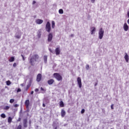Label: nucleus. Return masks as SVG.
<instances>
[{"label":"nucleus","instance_id":"1","mask_svg":"<svg viewBox=\"0 0 129 129\" xmlns=\"http://www.w3.org/2000/svg\"><path fill=\"white\" fill-rule=\"evenodd\" d=\"M39 57L37 54L33 55L29 59V63L31 66L35 65V62H36L37 60H38Z\"/></svg>","mask_w":129,"mask_h":129},{"label":"nucleus","instance_id":"2","mask_svg":"<svg viewBox=\"0 0 129 129\" xmlns=\"http://www.w3.org/2000/svg\"><path fill=\"white\" fill-rule=\"evenodd\" d=\"M53 77H54V78H55L57 81H62V80L63 79L62 78V76H61V75L57 73L53 74Z\"/></svg>","mask_w":129,"mask_h":129},{"label":"nucleus","instance_id":"3","mask_svg":"<svg viewBox=\"0 0 129 129\" xmlns=\"http://www.w3.org/2000/svg\"><path fill=\"white\" fill-rule=\"evenodd\" d=\"M104 35V30L102 28H100L99 31V38L101 40L103 38Z\"/></svg>","mask_w":129,"mask_h":129},{"label":"nucleus","instance_id":"4","mask_svg":"<svg viewBox=\"0 0 129 129\" xmlns=\"http://www.w3.org/2000/svg\"><path fill=\"white\" fill-rule=\"evenodd\" d=\"M45 29L46 31H47L48 33H50V32H51V25H50V22H47L45 26Z\"/></svg>","mask_w":129,"mask_h":129},{"label":"nucleus","instance_id":"5","mask_svg":"<svg viewBox=\"0 0 129 129\" xmlns=\"http://www.w3.org/2000/svg\"><path fill=\"white\" fill-rule=\"evenodd\" d=\"M77 82H78V84L79 85V88H81V87H82V83L81 82V77H78L77 78Z\"/></svg>","mask_w":129,"mask_h":129},{"label":"nucleus","instance_id":"6","mask_svg":"<svg viewBox=\"0 0 129 129\" xmlns=\"http://www.w3.org/2000/svg\"><path fill=\"white\" fill-rule=\"evenodd\" d=\"M53 40V34L52 33H49L48 35V42H51Z\"/></svg>","mask_w":129,"mask_h":129},{"label":"nucleus","instance_id":"7","mask_svg":"<svg viewBox=\"0 0 129 129\" xmlns=\"http://www.w3.org/2000/svg\"><path fill=\"white\" fill-rule=\"evenodd\" d=\"M42 80V75L41 74H38L37 76L36 81L37 82H40Z\"/></svg>","mask_w":129,"mask_h":129},{"label":"nucleus","instance_id":"8","mask_svg":"<svg viewBox=\"0 0 129 129\" xmlns=\"http://www.w3.org/2000/svg\"><path fill=\"white\" fill-rule=\"evenodd\" d=\"M25 105L27 109H29V106H30V100H26L25 101Z\"/></svg>","mask_w":129,"mask_h":129},{"label":"nucleus","instance_id":"9","mask_svg":"<svg viewBox=\"0 0 129 129\" xmlns=\"http://www.w3.org/2000/svg\"><path fill=\"white\" fill-rule=\"evenodd\" d=\"M55 52L56 55H60V53H61L60 47H56L55 49Z\"/></svg>","mask_w":129,"mask_h":129},{"label":"nucleus","instance_id":"10","mask_svg":"<svg viewBox=\"0 0 129 129\" xmlns=\"http://www.w3.org/2000/svg\"><path fill=\"white\" fill-rule=\"evenodd\" d=\"M123 29L124 31H125V32L128 30V26L127 25V24H126V23H125L124 24Z\"/></svg>","mask_w":129,"mask_h":129},{"label":"nucleus","instance_id":"11","mask_svg":"<svg viewBox=\"0 0 129 129\" xmlns=\"http://www.w3.org/2000/svg\"><path fill=\"white\" fill-rule=\"evenodd\" d=\"M55 82V81L53 79H50L47 81V83L49 85H52L53 83Z\"/></svg>","mask_w":129,"mask_h":129},{"label":"nucleus","instance_id":"12","mask_svg":"<svg viewBox=\"0 0 129 129\" xmlns=\"http://www.w3.org/2000/svg\"><path fill=\"white\" fill-rule=\"evenodd\" d=\"M35 22L37 25H41V24L43 23V20L37 19Z\"/></svg>","mask_w":129,"mask_h":129},{"label":"nucleus","instance_id":"13","mask_svg":"<svg viewBox=\"0 0 129 129\" xmlns=\"http://www.w3.org/2000/svg\"><path fill=\"white\" fill-rule=\"evenodd\" d=\"M61 117H64V116L66 115V112H65V110H64V109L61 110Z\"/></svg>","mask_w":129,"mask_h":129},{"label":"nucleus","instance_id":"14","mask_svg":"<svg viewBox=\"0 0 129 129\" xmlns=\"http://www.w3.org/2000/svg\"><path fill=\"white\" fill-rule=\"evenodd\" d=\"M27 122H28V120H27V119H24L23 120V124H24V127H27V126H28V125L27 124Z\"/></svg>","mask_w":129,"mask_h":129},{"label":"nucleus","instance_id":"15","mask_svg":"<svg viewBox=\"0 0 129 129\" xmlns=\"http://www.w3.org/2000/svg\"><path fill=\"white\" fill-rule=\"evenodd\" d=\"M91 29L92 30L91 31V35H93V34H94V32H95V31H96V29L94 27H92Z\"/></svg>","mask_w":129,"mask_h":129},{"label":"nucleus","instance_id":"16","mask_svg":"<svg viewBox=\"0 0 129 129\" xmlns=\"http://www.w3.org/2000/svg\"><path fill=\"white\" fill-rule=\"evenodd\" d=\"M124 59L126 62H128V55H127V53H125V55L124 56Z\"/></svg>","mask_w":129,"mask_h":129},{"label":"nucleus","instance_id":"17","mask_svg":"<svg viewBox=\"0 0 129 129\" xmlns=\"http://www.w3.org/2000/svg\"><path fill=\"white\" fill-rule=\"evenodd\" d=\"M43 60H44V63H47V60H48V56L44 55L43 56Z\"/></svg>","mask_w":129,"mask_h":129},{"label":"nucleus","instance_id":"18","mask_svg":"<svg viewBox=\"0 0 129 129\" xmlns=\"http://www.w3.org/2000/svg\"><path fill=\"white\" fill-rule=\"evenodd\" d=\"M59 106L60 107H64V102H63V101H60L59 102Z\"/></svg>","mask_w":129,"mask_h":129},{"label":"nucleus","instance_id":"19","mask_svg":"<svg viewBox=\"0 0 129 129\" xmlns=\"http://www.w3.org/2000/svg\"><path fill=\"white\" fill-rule=\"evenodd\" d=\"M9 62H14L15 61V57L12 56L9 59Z\"/></svg>","mask_w":129,"mask_h":129},{"label":"nucleus","instance_id":"20","mask_svg":"<svg viewBox=\"0 0 129 129\" xmlns=\"http://www.w3.org/2000/svg\"><path fill=\"white\" fill-rule=\"evenodd\" d=\"M41 36H42V32L41 31H38L37 33V37L40 39L41 38Z\"/></svg>","mask_w":129,"mask_h":129},{"label":"nucleus","instance_id":"21","mask_svg":"<svg viewBox=\"0 0 129 129\" xmlns=\"http://www.w3.org/2000/svg\"><path fill=\"white\" fill-rule=\"evenodd\" d=\"M12 120H13V118H12V117H9L8 119V121L9 123H11V122H12Z\"/></svg>","mask_w":129,"mask_h":129},{"label":"nucleus","instance_id":"22","mask_svg":"<svg viewBox=\"0 0 129 129\" xmlns=\"http://www.w3.org/2000/svg\"><path fill=\"white\" fill-rule=\"evenodd\" d=\"M58 13L59 14H64V11H63L62 9H59L58 11Z\"/></svg>","mask_w":129,"mask_h":129},{"label":"nucleus","instance_id":"23","mask_svg":"<svg viewBox=\"0 0 129 129\" xmlns=\"http://www.w3.org/2000/svg\"><path fill=\"white\" fill-rule=\"evenodd\" d=\"M52 28L54 29L55 28V22L54 21H52Z\"/></svg>","mask_w":129,"mask_h":129},{"label":"nucleus","instance_id":"24","mask_svg":"<svg viewBox=\"0 0 129 129\" xmlns=\"http://www.w3.org/2000/svg\"><path fill=\"white\" fill-rule=\"evenodd\" d=\"M4 109L5 110H8V109H10V106H6L4 108Z\"/></svg>","mask_w":129,"mask_h":129},{"label":"nucleus","instance_id":"25","mask_svg":"<svg viewBox=\"0 0 129 129\" xmlns=\"http://www.w3.org/2000/svg\"><path fill=\"white\" fill-rule=\"evenodd\" d=\"M1 116L2 118H6V114H5V113H2Z\"/></svg>","mask_w":129,"mask_h":129},{"label":"nucleus","instance_id":"26","mask_svg":"<svg viewBox=\"0 0 129 129\" xmlns=\"http://www.w3.org/2000/svg\"><path fill=\"white\" fill-rule=\"evenodd\" d=\"M6 83H7V85H11V81H7V82H6Z\"/></svg>","mask_w":129,"mask_h":129},{"label":"nucleus","instance_id":"27","mask_svg":"<svg viewBox=\"0 0 129 129\" xmlns=\"http://www.w3.org/2000/svg\"><path fill=\"white\" fill-rule=\"evenodd\" d=\"M15 102V99H11L10 100V103H13V102Z\"/></svg>","mask_w":129,"mask_h":129},{"label":"nucleus","instance_id":"28","mask_svg":"<svg viewBox=\"0 0 129 129\" xmlns=\"http://www.w3.org/2000/svg\"><path fill=\"white\" fill-rule=\"evenodd\" d=\"M15 38H16V39H21V35H16L15 36Z\"/></svg>","mask_w":129,"mask_h":129},{"label":"nucleus","instance_id":"29","mask_svg":"<svg viewBox=\"0 0 129 129\" xmlns=\"http://www.w3.org/2000/svg\"><path fill=\"white\" fill-rule=\"evenodd\" d=\"M84 112H85V109H82V110H81L82 114H83V113H84Z\"/></svg>","mask_w":129,"mask_h":129},{"label":"nucleus","instance_id":"30","mask_svg":"<svg viewBox=\"0 0 129 129\" xmlns=\"http://www.w3.org/2000/svg\"><path fill=\"white\" fill-rule=\"evenodd\" d=\"M17 129H22V125H19Z\"/></svg>","mask_w":129,"mask_h":129},{"label":"nucleus","instance_id":"31","mask_svg":"<svg viewBox=\"0 0 129 129\" xmlns=\"http://www.w3.org/2000/svg\"><path fill=\"white\" fill-rule=\"evenodd\" d=\"M40 90L41 91H44V92L46 91V90L43 88V87H41Z\"/></svg>","mask_w":129,"mask_h":129},{"label":"nucleus","instance_id":"32","mask_svg":"<svg viewBox=\"0 0 129 129\" xmlns=\"http://www.w3.org/2000/svg\"><path fill=\"white\" fill-rule=\"evenodd\" d=\"M86 69H87V70H88V69H89V65L87 64L86 66Z\"/></svg>","mask_w":129,"mask_h":129},{"label":"nucleus","instance_id":"33","mask_svg":"<svg viewBox=\"0 0 129 129\" xmlns=\"http://www.w3.org/2000/svg\"><path fill=\"white\" fill-rule=\"evenodd\" d=\"M21 57H22V59H23V61H25V57L24 56V55L23 54L21 55Z\"/></svg>","mask_w":129,"mask_h":129},{"label":"nucleus","instance_id":"34","mask_svg":"<svg viewBox=\"0 0 129 129\" xmlns=\"http://www.w3.org/2000/svg\"><path fill=\"white\" fill-rule=\"evenodd\" d=\"M22 91V90H21L20 88H18L17 90V92H21Z\"/></svg>","mask_w":129,"mask_h":129},{"label":"nucleus","instance_id":"35","mask_svg":"<svg viewBox=\"0 0 129 129\" xmlns=\"http://www.w3.org/2000/svg\"><path fill=\"white\" fill-rule=\"evenodd\" d=\"M13 67H17V63L15 62V63L13 64Z\"/></svg>","mask_w":129,"mask_h":129},{"label":"nucleus","instance_id":"36","mask_svg":"<svg viewBox=\"0 0 129 129\" xmlns=\"http://www.w3.org/2000/svg\"><path fill=\"white\" fill-rule=\"evenodd\" d=\"M14 107H19V105L16 104L14 105Z\"/></svg>","mask_w":129,"mask_h":129},{"label":"nucleus","instance_id":"37","mask_svg":"<svg viewBox=\"0 0 129 129\" xmlns=\"http://www.w3.org/2000/svg\"><path fill=\"white\" fill-rule=\"evenodd\" d=\"M111 109H113V104H112L111 105Z\"/></svg>","mask_w":129,"mask_h":129},{"label":"nucleus","instance_id":"38","mask_svg":"<svg viewBox=\"0 0 129 129\" xmlns=\"http://www.w3.org/2000/svg\"><path fill=\"white\" fill-rule=\"evenodd\" d=\"M35 92H38V91H39V89H35Z\"/></svg>","mask_w":129,"mask_h":129},{"label":"nucleus","instance_id":"39","mask_svg":"<svg viewBox=\"0 0 129 129\" xmlns=\"http://www.w3.org/2000/svg\"><path fill=\"white\" fill-rule=\"evenodd\" d=\"M35 4H36V1H33L32 3V5H35Z\"/></svg>","mask_w":129,"mask_h":129},{"label":"nucleus","instance_id":"40","mask_svg":"<svg viewBox=\"0 0 129 129\" xmlns=\"http://www.w3.org/2000/svg\"><path fill=\"white\" fill-rule=\"evenodd\" d=\"M49 50L50 51V52H51V53H53V51H52V49L51 48H49Z\"/></svg>","mask_w":129,"mask_h":129},{"label":"nucleus","instance_id":"41","mask_svg":"<svg viewBox=\"0 0 129 129\" xmlns=\"http://www.w3.org/2000/svg\"><path fill=\"white\" fill-rule=\"evenodd\" d=\"M29 89V86H27L26 89V90H28Z\"/></svg>","mask_w":129,"mask_h":129},{"label":"nucleus","instance_id":"42","mask_svg":"<svg viewBox=\"0 0 129 129\" xmlns=\"http://www.w3.org/2000/svg\"><path fill=\"white\" fill-rule=\"evenodd\" d=\"M42 106H43V107H45L46 105H45L44 103H43Z\"/></svg>","mask_w":129,"mask_h":129},{"label":"nucleus","instance_id":"43","mask_svg":"<svg viewBox=\"0 0 129 129\" xmlns=\"http://www.w3.org/2000/svg\"><path fill=\"white\" fill-rule=\"evenodd\" d=\"M21 120V118L19 117L18 120H17V121H20Z\"/></svg>","mask_w":129,"mask_h":129},{"label":"nucleus","instance_id":"44","mask_svg":"<svg viewBox=\"0 0 129 129\" xmlns=\"http://www.w3.org/2000/svg\"><path fill=\"white\" fill-rule=\"evenodd\" d=\"M94 2H95V0H91V3H94Z\"/></svg>","mask_w":129,"mask_h":129},{"label":"nucleus","instance_id":"45","mask_svg":"<svg viewBox=\"0 0 129 129\" xmlns=\"http://www.w3.org/2000/svg\"><path fill=\"white\" fill-rule=\"evenodd\" d=\"M31 94H34V91H32L31 92Z\"/></svg>","mask_w":129,"mask_h":129},{"label":"nucleus","instance_id":"46","mask_svg":"<svg viewBox=\"0 0 129 129\" xmlns=\"http://www.w3.org/2000/svg\"><path fill=\"white\" fill-rule=\"evenodd\" d=\"M71 37H74V34H71Z\"/></svg>","mask_w":129,"mask_h":129},{"label":"nucleus","instance_id":"47","mask_svg":"<svg viewBox=\"0 0 129 129\" xmlns=\"http://www.w3.org/2000/svg\"><path fill=\"white\" fill-rule=\"evenodd\" d=\"M127 24H128V25H129V19L127 20Z\"/></svg>","mask_w":129,"mask_h":129},{"label":"nucleus","instance_id":"48","mask_svg":"<svg viewBox=\"0 0 129 129\" xmlns=\"http://www.w3.org/2000/svg\"><path fill=\"white\" fill-rule=\"evenodd\" d=\"M21 86H24V84H21Z\"/></svg>","mask_w":129,"mask_h":129},{"label":"nucleus","instance_id":"49","mask_svg":"<svg viewBox=\"0 0 129 129\" xmlns=\"http://www.w3.org/2000/svg\"><path fill=\"white\" fill-rule=\"evenodd\" d=\"M96 85H97V83H96L95 84V86H96Z\"/></svg>","mask_w":129,"mask_h":129},{"label":"nucleus","instance_id":"50","mask_svg":"<svg viewBox=\"0 0 129 129\" xmlns=\"http://www.w3.org/2000/svg\"><path fill=\"white\" fill-rule=\"evenodd\" d=\"M54 129H57V127H55Z\"/></svg>","mask_w":129,"mask_h":129}]
</instances>
